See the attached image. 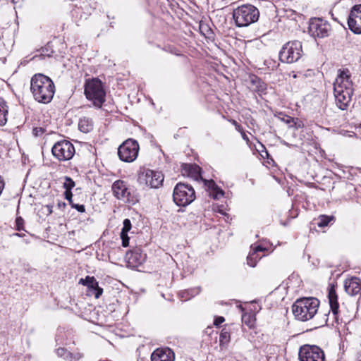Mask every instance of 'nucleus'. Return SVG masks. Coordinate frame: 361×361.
<instances>
[{
  "mask_svg": "<svg viewBox=\"0 0 361 361\" xmlns=\"http://www.w3.org/2000/svg\"><path fill=\"white\" fill-rule=\"evenodd\" d=\"M85 94L87 99L92 102L94 106L100 108L105 102L106 92L103 85L97 78L86 82Z\"/></svg>",
  "mask_w": 361,
  "mask_h": 361,
  "instance_id": "nucleus-5",
  "label": "nucleus"
},
{
  "mask_svg": "<svg viewBox=\"0 0 361 361\" xmlns=\"http://www.w3.org/2000/svg\"><path fill=\"white\" fill-rule=\"evenodd\" d=\"M251 82L256 86L255 91L259 94L264 93L267 90V85L259 78L253 76Z\"/></svg>",
  "mask_w": 361,
  "mask_h": 361,
  "instance_id": "nucleus-25",
  "label": "nucleus"
},
{
  "mask_svg": "<svg viewBox=\"0 0 361 361\" xmlns=\"http://www.w3.org/2000/svg\"><path fill=\"white\" fill-rule=\"evenodd\" d=\"M319 303V300L315 298L298 299L292 306L293 314L299 321H308L317 314Z\"/></svg>",
  "mask_w": 361,
  "mask_h": 361,
  "instance_id": "nucleus-3",
  "label": "nucleus"
},
{
  "mask_svg": "<svg viewBox=\"0 0 361 361\" xmlns=\"http://www.w3.org/2000/svg\"><path fill=\"white\" fill-rule=\"evenodd\" d=\"M152 361H173L174 353L169 348H157L151 355Z\"/></svg>",
  "mask_w": 361,
  "mask_h": 361,
  "instance_id": "nucleus-18",
  "label": "nucleus"
},
{
  "mask_svg": "<svg viewBox=\"0 0 361 361\" xmlns=\"http://www.w3.org/2000/svg\"><path fill=\"white\" fill-rule=\"evenodd\" d=\"M300 361H324V351L317 345H304L299 349Z\"/></svg>",
  "mask_w": 361,
  "mask_h": 361,
  "instance_id": "nucleus-13",
  "label": "nucleus"
},
{
  "mask_svg": "<svg viewBox=\"0 0 361 361\" xmlns=\"http://www.w3.org/2000/svg\"><path fill=\"white\" fill-rule=\"evenodd\" d=\"M56 353L58 357H62L66 361H78L83 357V354L78 350L69 352L64 348H57Z\"/></svg>",
  "mask_w": 361,
  "mask_h": 361,
  "instance_id": "nucleus-20",
  "label": "nucleus"
},
{
  "mask_svg": "<svg viewBox=\"0 0 361 361\" xmlns=\"http://www.w3.org/2000/svg\"><path fill=\"white\" fill-rule=\"evenodd\" d=\"M204 185L208 188L209 190H210V195L214 199L218 200L221 197L224 196V190L219 188L213 180H204Z\"/></svg>",
  "mask_w": 361,
  "mask_h": 361,
  "instance_id": "nucleus-21",
  "label": "nucleus"
},
{
  "mask_svg": "<svg viewBox=\"0 0 361 361\" xmlns=\"http://www.w3.org/2000/svg\"><path fill=\"white\" fill-rule=\"evenodd\" d=\"M225 321V319L224 317H217L215 318L214 324L216 326H219L221 324H222Z\"/></svg>",
  "mask_w": 361,
  "mask_h": 361,
  "instance_id": "nucleus-41",
  "label": "nucleus"
},
{
  "mask_svg": "<svg viewBox=\"0 0 361 361\" xmlns=\"http://www.w3.org/2000/svg\"><path fill=\"white\" fill-rule=\"evenodd\" d=\"M351 74L348 68L339 69L337 77L333 84L334 94L337 107L341 110H347L353 94Z\"/></svg>",
  "mask_w": 361,
  "mask_h": 361,
  "instance_id": "nucleus-1",
  "label": "nucleus"
},
{
  "mask_svg": "<svg viewBox=\"0 0 361 361\" xmlns=\"http://www.w3.org/2000/svg\"><path fill=\"white\" fill-rule=\"evenodd\" d=\"M53 156L60 161L70 160L75 150L73 145L68 140H63L56 142L51 148Z\"/></svg>",
  "mask_w": 361,
  "mask_h": 361,
  "instance_id": "nucleus-11",
  "label": "nucleus"
},
{
  "mask_svg": "<svg viewBox=\"0 0 361 361\" xmlns=\"http://www.w3.org/2000/svg\"><path fill=\"white\" fill-rule=\"evenodd\" d=\"M283 144L287 145V146H289V145L287 142H284Z\"/></svg>",
  "mask_w": 361,
  "mask_h": 361,
  "instance_id": "nucleus-48",
  "label": "nucleus"
},
{
  "mask_svg": "<svg viewBox=\"0 0 361 361\" xmlns=\"http://www.w3.org/2000/svg\"><path fill=\"white\" fill-rule=\"evenodd\" d=\"M16 229L18 231L24 230V220L22 217L18 216L16 219Z\"/></svg>",
  "mask_w": 361,
  "mask_h": 361,
  "instance_id": "nucleus-35",
  "label": "nucleus"
},
{
  "mask_svg": "<svg viewBox=\"0 0 361 361\" xmlns=\"http://www.w3.org/2000/svg\"><path fill=\"white\" fill-rule=\"evenodd\" d=\"M79 130L85 133L90 132L93 129L92 120L88 117H82L80 118L78 122Z\"/></svg>",
  "mask_w": 361,
  "mask_h": 361,
  "instance_id": "nucleus-23",
  "label": "nucleus"
},
{
  "mask_svg": "<svg viewBox=\"0 0 361 361\" xmlns=\"http://www.w3.org/2000/svg\"><path fill=\"white\" fill-rule=\"evenodd\" d=\"M241 135H242V137L244 140H246V141L249 140L248 137L247 136V135L245 134V133L244 131L241 133Z\"/></svg>",
  "mask_w": 361,
  "mask_h": 361,
  "instance_id": "nucleus-43",
  "label": "nucleus"
},
{
  "mask_svg": "<svg viewBox=\"0 0 361 361\" xmlns=\"http://www.w3.org/2000/svg\"><path fill=\"white\" fill-rule=\"evenodd\" d=\"M126 257L128 263L130 264L133 267H137L145 262L146 255L142 253V251L140 247H135L133 250L127 252Z\"/></svg>",
  "mask_w": 361,
  "mask_h": 361,
  "instance_id": "nucleus-17",
  "label": "nucleus"
},
{
  "mask_svg": "<svg viewBox=\"0 0 361 361\" xmlns=\"http://www.w3.org/2000/svg\"><path fill=\"white\" fill-rule=\"evenodd\" d=\"M66 206V204L65 202H58V207L59 208H61V207L64 208Z\"/></svg>",
  "mask_w": 361,
  "mask_h": 361,
  "instance_id": "nucleus-45",
  "label": "nucleus"
},
{
  "mask_svg": "<svg viewBox=\"0 0 361 361\" xmlns=\"http://www.w3.org/2000/svg\"><path fill=\"white\" fill-rule=\"evenodd\" d=\"M30 90L36 101L48 104L53 99L55 86L50 78L44 74L37 73L31 78Z\"/></svg>",
  "mask_w": 361,
  "mask_h": 361,
  "instance_id": "nucleus-2",
  "label": "nucleus"
},
{
  "mask_svg": "<svg viewBox=\"0 0 361 361\" xmlns=\"http://www.w3.org/2000/svg\"><path fill=\"white\" fill-rule=\"evenodd\" d=\"M14 235H16V236H18V237H23L25 235L24 233H16L15 234H13Z\"/></svg>",
  "mask_w": 361,
  "mask_h": 361,
  "instance_id": "nucleus-46",
  "label": "nucleus"
},
{
  "mask_svg": "<svg viewBox=\"0 0 361 361\" xmlns=\"http://www.w3.org/2000/svg\"><path fill=\"white\" fill-rule=\"evenodd\" d=\"M131 229V222L130 219H126L123 222V228L121 229V232L123 233H128V232Z\"/></svg>",
  "mask_w": 361,
  "mask_h": 361,
  "instance_id": "nucleus-32",
  "label": "nucleus"
},
{
  "mask_svg": "<svg viewBox=\"0 0 361 361\" xmlns=\"http://www.w3.org/2000/svg\"><path fill=\"white\" fill-rule=\"evenodd\" d=\"M121 238L122 240V245L125 247L129 245V237L128 236V233H121Z\"/></svg>",
  "mask_w": 361,
  "mask_h": 361,
  "instance_id": "nucleus-37",
  "label": "nucleus"
},
{
  "mask_svg": "<svg viewBox=\"0 0 361 361\" xmlns=\"http://www.w3.org/2000/svg\"><path fill=\"white\" fill-rule=\"evenodd\" d=\"M344 288L348 295H357L361 293V280L357 277L345 280Z\"/></svg>",
  "mask_w": 361,
  "mask_h": 361,
  "instance_id": "nucleus-19",
  "label": "nucleus"
},
{
  "mask_svg": "<svg viewBox=\"0 0 361 361\" xmlns=\"http://www.w3.org/2000/svg\"><path fill=\"white\" fill-rule=\"evenodd\" d=\"M138 152V142L133 139L126 140L118 148V155L125 162L133 161L137 158Z\"/></svg>",
  "mask_w": 361,
  "mask_h": 361,
  "instance_id": "nucleus-10",
  "label": "nucleus"
},
{
  "mask_svg": "<svg viewBox=\"0 0 361 361\" xmlns=\"http://www.w3.org/2000/svg\"><path fill=\"white\" fill-rule=\"evenodd\" d=\"M259 11L251 4L238 6L233 12V18L238 27H247L258 20Z\"/></svg>",
  "mask_w": 361,
  "mask_h": 361,
  "instance_id": "nucleus-4",
  "label": "nucleus"
},
{
  "mask_svg": "<svg viewBox=\"0 0 361 361\" xmlns=\"http://www.w3.org/2000/svg\"><path fill=\"white\" fill-rule=\"evenodd\" d=\"M91 290L96 298H99L103 293V289L100 288L98 284L97 287L94 286Z\"/></svg>",
  "mask_w": 361,
  "mask_h": 361,
  "instance_id": "nucleus-36",
  "label": "nucleus"
},
{
  "mask_svg": "<svg viewBox=\"0 0 361 361\" xmlns=\"http://www.w3.org/2000/svg\"><path fill=\"white\" fill-rule=\"evenodd\" d=\"M64 178L63 188L66 191H71L72 188L75 187V182L70 177L66 176Z\"/></svg>",
  "mask_w": 361,
  "mask_h": 361,
  "instance_id": "nucleus-30",
  "label": "nucleus"
},
{
  "mask_svg": "<svg viewBox=\"0 0 361 361\" xmlns=\"http://www.w3.org/2000/svg\"><path fill=\"white\" fill-rule=\"evenodd\" d=\"M8 106L6 102L0 97V126H4L7 122Z\"/></svg>",
  "mask_w": 361,
  "mask_h": 361,
  "instance_id": "nucleus-24",
  "label": "nucleus"
},
{
  "mask_svg": "<svg viewBox=\"0 0 361 361\" xmlns=\"http://www.w3.org/2000/svg\"><path fill=\"white\" fill-rule=\"evenodd\" d=\"M231 123H232L235 126H237V125L238 124V123H237V121H235V120H232V121H231Z\"/></svg>",
  "mask_w": 361,
  "mask_h": 361,
  "instance_id": "nucleus-47",
  "label": "nucleus"
},
{
  "mask_svg": "<svg viewBox=\"0 0 361 361\" xmlns=\"http://www.w3.org/2000/svg\"><path fill=\"white\" fill-rule=\"evenodd\" d=\"M97 281L93 276H86L85 279H80L79 283L87 286L88 288L92 289L94 286H97Z\"/></svg>",
  "mask_w": 361,
  "mask_h": 361,
  "instance_id": "nucleus-27",
  "label": "nucleus"
},
{
  "mask_svg": "<svg viewBox=\"0 0 361 361\" xmlns=\"http://www.w3.org/2000/svg\"><path fill=\"white\" fill-rule=\"evenodd\" d=\"M183 176L190 177L195 180H204L201 176V168L195 164H183L181 166Z\"/></svg>",
  "mask_w": 361,
  "mask_h": 361,
  "instance_id": "nucleus-16",
  "label": "nucleus"
},
{
  "mask_svg": "<svg viewBox=\"0 0 361 361\" xmlns=\"http://www.w3.org/2000/svg\"><path fill=\"white\" fill-rule=\"evenodd\" d=\"M200 292L199 288L192 289V290H185L179 293L180 296L184 300H188L191 298L194 297L195 295L198 294Z\"/></svg>",
  "mask_w": 361,
  "mask_h": 361,
  "instance_id": "nucleus-28",
  "label": "nucleus"
},
{
  "mask_svg": "<svg viewBox=\"0 0 361 361\" xmlns=\"http://www.w3.org/2000/svg\"><path fill=\"white\" fill-rule=\"evenodd\" d=\"M328 299L334 319L338 323L339 304L334 285L331 284L328 288Z\"/></svg>",
  "mask_w": 361,
  "mask_h": 361,
  "instance_id": "nucleus-15",
  "label": "nucleus"
},
{
  "mask_svg": "<svg viewBox=\"0 0 361 361\" xmlns=\"http://www.w3.org/2000/svg\"><path fill=\"white\" fill-rule=\"evenodd\" d=\"M264 250V249L259 245L254 247L252 251H251L247 257V264L251 267H255L257 261L261 259V256L259 255L258 252Z\"/></svg>",
  "mask_w": 361,
  "mask_h": 361,
  "instance_id": "nucleus-22",
  "label": "nucleus"
},
{
  "mask_svg": "<svg viewBox=\"0 0 361 361\" xmlns=\"http://www.w3.org/2000/svg\"><path fill=\"white\" fill-rule=\"evenodd\" d=\"M45 209H47V215H50L52 213V206L46 205Z\"/></svg>",
  "mask_w": 361,
  "mask_h": 361,
  "instance_id": "nucleus-42",
  "label": "nucleus"
},
{
  "mask_svg": "<svg viewBox=\"0 0 361 361\" xmlns=\"http://www.w3.org/2000/svg\"><path fill=\"white\" fill-rule=\"evenodd\" d=\"M331 31V25L326 20L319 18H314L310 20L309 33L314 38L328 37Z\"/></svg>",
  "mask_w": 361,
  "mask_h": 361,
  "instance_id": "nucleus-12",
  "label": "nucleus"
},
{
  "mask_svg": "<svg viewBox=\"0 0 361 361\" xmlns=\"http://www.w3.org/2000/svg\"><path fill=\"white\" fill-rule=\"evenodd\" d=\"M283 121L288 124L290 128L295 127V128H298L300 127V125L297 126V123L294 121L293 118H291L290 116H287L286 118H283Z\"/></svg>",
  "mask_w": 361,
  "mask_h": 361,
  "instance_id": "nucleus-34",
  "label": "nucleus"
},
{
  "mask_svg": "<svg viewBox=\"0 0 361 361\" xmlns=\"http://www.w3.org/2000/svg\"><path fill=\"white\" fill-rule=\"evenodd\" d=\"M329 312L328 314H322L321 317H320V320L319 322L317 324V327H319V326H323L324 325H328V322H329Z\"/></svg>",
  "mask_w": 361,
  "mask_h": 361,
  "instance_id": "nucleus-31",
  "label": "nucleus"
},
{
  "mask_svg": "<svg viewBox=\"0 0 361 361\" xmlns=\"http://www.w3.org/2000/svg\"><path fill=\"white\" fill-rule=\"evenodd\" d=\"M235 129H236L238 132H240V133H241L242 132H243V128H242L239 124H238V125H237V126H235Z\"/></svg>",
  "mask_w": 361,
  "mask_h": 361,
  "instance_id": "nucleus-44",
  "label": "nucleus"
},
{
  "mask_svg": "<svg viewBox=\"0 0 361 361\" xmlns=\"http://www.w3.org/2000/svg\"><path fill=\"white\" fill-rule=\"evenodd\" d=\"M242 321H243V322H244L246 325H247L250 327H251L253 325V320H252L250 314H243Z\"/></svg>",
  "mask_w": 361,
  "mask_h": 361,
  "instance_id": "nucleus-33",
  "label": "nucleus"
},
{
  "mask_svg": "<svg viewBox=\"0 0 361 361\" xmlns=\"http://www.w3.org/2000/svg\"><path fill=\"white\" fill-rule=\"evenodd\" d=\"M302 55V42L298 40L286 43L279 51V60L283 63H292L298 61Z\"/></svg>",
  "mask_w": 361,
  "mask_h": 361,
  "instance_id": "nucleus-6",
  "label": "nucleus"
},
{
  "mask_svg": "<svg viewBox=\"0 0 361 361\" xmlns=\"http://www.w3.org/2000/svg\"><path fill=\"white\" fill-rule=\"evenodd\" d=\"M64 196H65V198L69 202V204L71 205L73 203V200H72V197H73L72 192L71 191H65Z\"/></svg>",
  "mask_w": 361,
  "mask_h": 361,
  "instance_id": "nucleus-40",
  "label": "nucleus"
},
{
  "mask_svg": "<svg viewBox=\"0 0 361 361\" xmlns=\"http://www.w3.org/2000/svg\"><path fill=\"white\" fill-rule=\"evenodd\" d=\"M231 335H230V331L226 328L224 327L220 334L219 336V345L220 347L224 348L228 345V343L230 342Z\"/></svg>",
  "mask_w": 361,
  "mask_h": 361,
  "instance_id": "nucleus-26",
  "label": "nucleus"
},
{
  "mask_svg": "<svg viewBox=\"0 0 361 361\" xmlns=\"http://www.w3.org/2000/svg\"><path fill=\"white\" fill-rule=\"evenodd\" d=\"M71 206V207L75 209L79 212L83 213L85 212V208L83 204H75L73 202Z\"/></svg>",
  "mask_w": 361,
  "mask_h": 361,
  "instance_id": "nucleus-39",
  "label": "nucleus"
},
{
  "mask_svg": "<svg viewBox=\"0 0 361 361\" xmlns=\"http://www.w3.org/2000/svg\"><path fill=\"white\" fill-rule=\"evenodd\" d=\"M112 191L118 200L132 204L138 202V197L133 189L129 188L128 184L122 180H117L113 183Z\"/></svg>",
  "mask_w": 361,
  "mask_h": 361,
  "instance_id": "nucleus-8",
  "label": "nucleus"
},
{
  "mask_svg": "<svg viewBox=\"0 0 361 361\" xmlns=\"http://www.w3.org/2000/svg\"><path fill=\"white\" fill-rule=\"evenodd\" d=\"M164 176L160 171L145 169L138 176V182L141 185L149 188H159L162 185Z\"/></svg>",
  "mask_w": 361,
  "mask_h": 361,
  "instance_id": "nucleus-9",
  "label": "nucleus"
},
{
  "mask_svg": "<svg viewBox=\"0 0 361 361\" xmlns=\"http://www.w3.org/2000/svg\"><path fill=\"white\" fill-rule=\"evenodd\" d=\"M195 199L193 188L186 183H178L174 188L173 200L178 206L185 207Z\"/></svg>",
  "mask_w": 361,
  "mask_h": 361,
  "instance_id": "nucleus-7",
  "label": "nucleus"
},
{
  "mask_svg": "<svg viewBox=\"0 0 361 361\" xmlns=\"http://www.w3.org/2000/svg\"><path fill=\"white\" fill-rule=\"evenodd\" d=\"M44 129L42 127H36L34 128L32 130V134L35 137L41 136L44 134Z\"/></svg>",
  "mask_w": 361,
  "mask_h": 361,
  "instance_id": "nucleus-38",
  "label": "nucleus"
},
{
  "mask_svg": "<svg viewBox=\"0 0 361 361\" xmlns=\"http://www.w3.org/2000/svg\"><path fill=\"white\" fill-rule=\"evenodd\" d=\"M349 29L355 34H361V4L354 6L348 18Z\"/></svg>",
  "mask_w": 361,
  "mask_h": 361,
  "instance_id": "nucleus-14",
  "label": "nucleus"
},
{
  "mask_svg": "<svg viewBox=\"0 0 361 361\" xmlns=\"http://www.w3.org/2000/svg\"><path fill=\"white\" fill-rule=\"evenodd\" d=\"M334 217L333 216L321 215L317 221V226L319 227H325L329 225L331 221H333Z\"/></svg>",
  "mask_w": 361,
  "mask_h": 361,
  "instance_id": "nucleus-29",
  "label": "nucleus"
}]
</instances>
